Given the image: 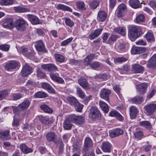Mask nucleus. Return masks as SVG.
<instances>
[{"mask_svg": "<svg viewBox=\"0 0 156 156\" xmlns=\"http://www.w3.org/2000/svg\"><path fill=\"white\" fill-rule=\"evenodd\" d=\"M58 142V144H60L59 148V153L61 154L62 153L63 151L64 145L62 142V140L59 141Z\"/></svg>", "mask_w": 156, "mask_h": 156, "instance_id": "61", "label": "nucleus"}, {"mask_svg": "<svg viewBox=\"0 0 156 156\" xmlns=\"http://www.w3.org/2000/svg\"><path fill=\"white\" fill-rule=\"evenodd\" d=\"M99 104L102 110L105 113H106L108 112L109 110V108L107 104L103 101H100Z\"/></svg>", "mask_w": 156, "mask_h": 156, "instance_id": "36", "label": "nucleus"}, {"mask_svg": "<svg viewBox=\"0 0 156 156\" xmlns=\"http://www.w3.org/2000/svg\"><path fill=\"white\" fill-rule=\"evenodd\" d=\"M72 122L70 119V117L66 119L63 123V126L65 130L70 129L72 127L73 125L71 123Z\"/></svg>", "mask_w": 156, "mask_h": 156, "instance_id": "29", "label": "nucleus"}, {"mask_svg": "<svg viewBox=\"0 0 156 156\" xmlns=\"http://www.w3.org/2000/svg\"><path fill=\"white\" fill-rule=\"evenodd\" d=\"M89 65L93 69H96L100 66V63L99 62H94Z\"/></svg>", "mask_w": 156, "mask_h": 156, "instance_id": "54", "label": "nucleus"}, {"mask_svg": "<svg viewBox=\"0 0 156 156\" xmlns=\"http://www.w3.org/2000/svg\"><path fill=\"white\" fill-rule=\"evenodd\" d=\"M129 47V44L123 42L120 43L118 46V50L120 52H123L127 51Z\"/></svg>", "mask_w": 156, "mask_h": 156, "instance_id": "27", "label": "nucleus"}, {"mask_svg": "<svg viewBox=\"0 0 156 156\" xmlns=\"http://www.w3.org/2000/svg\"><path fill=\"white\" fill-rule=\"evenodd\" d=\"M93 146V143L91 139L88 137H86L84 140L83 149V151H87L91 149Z\"/></svg>", "mask_w": 156, "mask_h": 156, "instance_id": "8", "label": "nucleus"}, {"mask_svg": "<svg viewBox=\"0 0 156 156\" xmlns=\"http://www.w3.org/2000/svg\"><path fill=\"white\" fill-rule=\"evenodd\" d=\"M134 136L136 138L140 140L143 136V133L142 131L137 132L134 133Z\"/></svg>", "mask_w": 156, "mask_h": 156, "instance_id": "60", "label": "nucleus"}, {"mask_svg": "<svg viewBox=\"0 0 156 156\" xmlns=\"http://www.w3.org/2000/svg\"><path fill=\"white\" fill-rule=\"evenodd\" d=\"M14 25V27H16L17 30L23 32L26 30L28 24L27 22L23 18L20 17L15 21Z\"/></svg>", "mask_w": 156, "mask_h": 156, "instance_id": "1", "label": "nucleus"}, {"mask_svg": "<svg viewBox=\"0 0 156 156\" xmlns=\"http://www.w3.org/2000/svg\"><path fill=\"white\" fill-rule=\"evenodd\" d=\"M126 29L123 27H119L115 28L114 31L124 36L126 35Z\"/></svg>", "mask_w": 156, "mask_h": 156, "instance_id": "41", "label": "nucleus"}, {"mask_svg": "<svg viewBox=\"0 0 156 156\" xmlns=\"http://www.w3.org/2000/svg\"><path fill=\"white\" fill-rule=\"evenodd\" d=\"M118 38V36L115 34H112L109 38L108 41V43L111 44L112 42L115 41Z\"/></svg>", "mask_w": 156, "mask_h": 156, "instance_id": "49", "label": "nucleus"}, {"mask_svg": "<svg viewBox=\"0 0 156 156\" xmlns=\"http://www.w3.org/2000/svg\"><path fill=\"white\" fill-rule=\"evenodd\" d=\"M8 94V91L6 90H2L0 91V101L4 99Z\"/></svg>", "mask_w": 156, "mask_h": 156, "instance_id": "51", "label": "nucleus"}, {"mask_svg": "<svg viewBox=\"0 0 156 156\" xmlns=\"http://www.w3.org/2000/svg\"><path fill=\"white\" fill-rule=\"evenodd\" d=\"M30 101L26 100L23 102L22 103L19 105L22 111H23L27 109L30 104Z\"/></svg>", "mask_w": 156, "mask_h": 156, "instance_id": "33", "label": "nucleus"}, {"mask_svg": "<svg viewBox=\"0 0 156 156\" xmlns=\"http://www.w3.org/2000/svg\"><path fill=\"white\" fill-rule=\"evenodd\" d=\"M103 30L102 28L97 29L94 31L93 33H90L89 35L90 38V39H93L98 37L101 34Z\"/></svg>", "mask_w": 156, "mask_h": 156, "instance_id": "25", "label": "nucleus"}, {"mask_svg": "<svg viewBox=\"0 0 156 156\" xmlns=\"http://www.w3.org/2000/svg\"><path fill=\"white\" fill-rule=\"evenodd\" d=\"M64 20L65 23L67 25L69 26L70 27H72L73 26L74 23L70 19L68 18H65Z\"/></svg>", "mask_w": 156, "mask_h": 156, "instance_id": "59", "label": "nucleus"}, {"mask_svg": "<svg viewBox=\"0 0 156 156\" xmlns=\"http://www.w3.org/2000/svg\"><path fill=\"white\" fill-rule=\"evenodd\" d=\"M147 115L150 116L153 114L156 111V105L154 104H151L146 105L144 107Z\"/></svg>", "mask_w": 156, "mask_h": 156, "instance_id": "7", "label": "nucleus"}, {"mask_svg": "<svg viewBox=\"0 0 156 156\" xmlns=\"http://www.w3.org/2000/svg\"><path fill=\"white\" fill-rule=\"evenodd\" d=\"M144 20V16L142 14L138 16L136 18V22L137 23H140L141 22H143Z\"/></svg>", "mask_w": 156, "mask_h": 156, "instance_id": "57", "label": "nucleus"}, {"mask_svg": "<svg viewBox=\"0 0 156 156\" xmlns=\"http://www.w3.org/2000/svg\"><path fill=\"white\" fill-rule=\"evenodd\" d=\"M50 75L51 79L54 81L62 84L64 83V81L62 78L56 76L55 74L50 73Z\"/></svg>", "mask_w": 156, "mask_h": 156, "instance_id": "32", "label": "nucleus"}, {"mask_svg": "<svg viewBox=\"0 0 156 156\" xmlns=\"http://www.w3.org/2000/svg\"><path fill=\"white\" fill-rule=\"evenodd\" d=\"M35 47L38 51L42 52H47L45 49L44 44L41 40H39L36 42L35 44Z\"/></svg>", "mask_w": 156, "mask_h": 156, "instance_id": "9", "label": "nucleus"}, {"mask_svg": "<svg viewBox=\"0 0 156 156\" xmlns=\"http://www.w3.org/2000/svg\"><path fill=\"white\" fill-rule=\"evenodd\" d=\"M123 133V131L122 129L118 128L113 130L109 133L110 136L111 138H114L122 135Z\"/></svg>", "mask_w": 156, "mask_h": 156, "instance_id": "21", "label": "nucleus"}, {"mask_svg": "<svg viewBox=\"0 0 156 156\" xmlns=\"http://www.w3.org/2000/svg\"><path fill=\"white\" fill-rule=\"evenodd\" d=\"M41 108L46 113H51L53 110L51 109L48 105H43L40 106Z\"/></svg>", "mask_w": 156, "mask_h": 156, "instance_id": "46", "label": "nucleus"}, {"mask_svg": "<svg viewBox=\"0 0 156 156\" xmlns=\"http://www.w3.org/2000/svg\"><path fill=\"white\" fill-rule=\"evenodd\" d=\"M57 8L58 9H62L64 11H68L70 12H72V10L70 8L61 4H58Z\"/></svg>", "mask_w": 156, "mask_h": 156, "instance_id": "40", "label": "nucleus"}, {"mask_svg": "<svg viewBox=\"0 0 156 156\" xmlns=\"http://www.w3.org/2000/svg\"><path fill=\"white\" fill-rule=\"evenodd\" d=\"M14 10L16 12H29L30 10L27 8H23L20 6L14 7Z\"/></svg>", "mask_w": 156, "mask_h": 156, "instance_id": "43", "label": "nucleus"}, {"mask_svg": "<svg viewBox=\"0 0 156 156\" xmlns=\"http://www.w3.org/2000/svg\"><path fill=\"white\" fill-rule=\"evenodd\" d=\"M143 70V67L139 64H135L132 65V70L134 73H140Z\"/></svg>", "mask_w": 156, "mask_h": 156, "instance_id": "22", "label": "nucleus"}, {"mask_svg": "<svg viewBox=\"0 0 156 156\" xmlns=\"http://www.w3.org/2000/svg\"><path fill=\"white\" fill-rule=\"evenodd\" d=\"M89 116L92 120H99L101 117L100 111L96 107H91L89 113Z\"/></svg>", "mask_w": 156, "mask_h": 156, "instance_id": "4", "label": "nucleus"}, {"mask_svg": "<svg viewBox=\"0 0 156 156\" xmlns=\"http://www.w3.org/2000/svg\"><path fill=\"white\" fill-rule=\"evenodd\" d=\"M95 57L94 54H90L87 55L84 59L83 63L85 65L88 66L90 64V62H91Z\"/></svg>", "mask_w": 156, "mask_h": 156, "instance_id": "28", "label": "nucleus"}, {"mask_svg": "<svg viewBox=\"0 0 156 156\" xmlns=\"http://www.w3.org/2000/svg\"><path fill=\"white\" fill-rule=\"evenodd\" d=\"M55 57L56 61L59 62H62L64 61L65 58L61 55L56 54L55 55Z\"/></svg>", "mask_w": 156, "mask_h": 156, "instance_id": "47", "label": "nucleus"}, {"mask_svg": "<svg viewBox=\"0 0 156 156\" xmlns=\"http://www.w3.org/2000/svg\"><path fill=\"white\" fill-rule=\"evenodd\" d=\"M131 101L133 103L135 104H141L143 102V97L136 96L131 99Z\"/></svg>", "mask_w": 156, "mask_h": 156, "instance_id": "37", "label": "nucleus"}, {"mask_svg": "<svg viewBox=\"0 0 156 156\" xmlns=\"http://www.w3.org/2000/svg\"><path fill=\"white\" fill-rule=\"evenodd\" d=\"M42 87L43 88L47 90L49 92L51 93H55V91L48 83H43L42 84Z\"/></svg>", "mask_w": 156, "mask_h": 156, "instance_id": "30", "label": "nucleus"}, {"mask_svg": "<svg viewBox=\"0 0 156 156\" xmlns=\"http://www.w3.org/2000/svg\"><path fill=\"white\" fill-rule=\"evenodd\" d=\"M27 16L28 20L33 24L36 25L41 23V22L40 21V20L34 15L28 14Z\"/></svg>", "mask_w": 156, "mask_h": 156, "instance_id": "16", "label": "nucleus"}, {"mask_svg": "<svg viewBox=\"0 0 156 156\" xmlns=\"http://www.w3.org/2000/svg\"><path fill=\"white\" fill-rule=\"evenodd\" d=\"M20 147L22 152L24 154H27L32 152L33 151L31 148H29L24 144H20Z\"/></svg>", "mask_w": 156, "mask_h": 156, "instance_id": "24", "label": "nucleus"}, {"mask_svg": "<svg viewBox=\"0 0 156 156\" xmlns=\"http://www.w3.org/2000/svg\"><path fill=\"white\" fill-rule=\"evenodd\" d=\"M79 84L85 89H89V84L86 79L83 77H81L78 80Z\"/></svg>", "mask_w": 156, "mask_h": 156, "instance_id": "15", "label": "nucleus"}, {"mask_svg": "<svg viewBox=\"0 0 156 156\" xmlns=\"http://www.w3.org/2000/svg\"><path fill=\"white\" fill-rule=\"evenodd\" d=\"M129 5L134 9H137L139 7L140 2L139 0H129Z\"/></svg>", "mask_w": 156, "mask_h": 156, "instance_id": "35", "label": "nucleus"}, {"mask_svg": "<svg viewBox=\"0 0 156 156\" xmlns=\"http://www.w3.org/2000/svg\"><path fill=\"white\" fill-rule=\"evenodd\" d=\"M156 53L153 55L150 58L147 63V66L151 68H156Z\"/></svg>", "mask_w": 156, "mask_h": 156, "instance_id": "23", "label": "nucleus"}, {"mask_svg": "<svg viewBox=\"0 0 156 156\" xmlns=\"http://www.w3.org/2000/svg\"><path fill=\"white\" fill-rule=\"evenodd\" d=\"M13 0H0V4L2 5H7L12 4Z\"/></svg>", "mask_w": 156, "mask_h": 156, "instance_id": "48", "label": "nucleus"}, {"mask_svg": "<svg viewBox=\"0 0 156 156\" xmlns=\"http://www.w3.org/2000/svg\"><path fill=\"white\" fill-rule=\"evenodd\" d=\"M20 51L23 53H25L26 55L28 57L31 55L32 53L30 52L28 50L27 48L23 46L22 47L20 48Z\"/></svg>", "mask_w": 156, "mask_h": 156, "instance_id": "52", "label": "nucleus"}, {"mask_svg": "<svg viewBox=\"0 0 156 156\" xmlns=\"http://www.w3.org/2000/svg\"><path fill=\"white\" fill-rule=\"evenodd\" d=\"M57 68L53 64H49L48 66V71H56L57 69Z\"/></svg>", "mask_w": 156, "mask_h": 156, "instance_id": "63", "label": "nucleus"}, {"mask_svg": "<svg viewBox=\"0 0 156 156\" xmlns=\"http://www.w3.org/2000/svg\"><path fill=\"white\" fill-rule=\"evenodd\" d=\"M112 147V145L108 142H104L102 144L101 149L104 152L110 153L111 152Z\"/></svg>", "mask_w": 156, "mask_h": 156, "instance_id": "13", "label": "nucleus"}, {"mask_svg": "<svg viewBox=\"0 0 156 156\" xmlns=\"http://www.w3.org/2000/svg\"><path fill=\"white\" fill-rule=\"evenodd\" d=\"M142 34V29L141 27L134 26L131 27L129 29L128 36L133 39H136Z\"/></svg>", "mask_w": 156, "mask_h": 156, "instance_id": "2", "label": "nucleus"}, {"mask_svg": "<svg viewBox=\"0 0 156 156\" xmlns=\"http://www.w3.org/2000/svg\"><path fill=\"white\" fill-rule=\"evenodd\" d=\"M47 140L48 142L52 141L55 143V140L57 138V136L54 132H49L47 133L46 135Z\"/></svg>", "mask_w": 156, "mask_h": 156, "instance_id": "20", "label": "nucleus"}, {"mask_svg": "<svg viewBox=\"0 0 156 156\" xmlns=\"http://www.w3.org/2000/svg\"><path fill=\"white\" fill-rule=\"evenodd\" d=\"M36 98H45L47 97L48 95L44 92L39 91L36 93L34 94Z\"/></svg>", "mask_w": 156, "mask_h": 156, "instance_id": "45", "label": "nucleus"}, {"mask_svg": "<svg viewBox=\"0 0 156 156\" xmlns=\"http://www.w3.org/2000/svg\"><path fill=\"white\" fill-rule=\"evenodd\" d=\"M73 40V38L70 37L66 40L62 41L61 45L62 46H65Z\"/></svg>", "mask_w": 156, "mask_h": 156, "instance_id": "58", "label": "nucleus"}, {"mask_svg": "<svg viewBox=\"0 0 156 156\" xmlns=\"http://www.w3.org/2000/svg\"><path fill=\"white\" fill-rule=\"evenodd\" d=\"M77 7L79 9L82 10L84 6V2L82 1H79L76 2Z\"/></svg>", "mask_w": 156, "mask_h": 156, "instance_id": "56", "label": "nucleus"}, {"mask_svg": "<svg viewBox=\"0 0 156 156\" xmlns=\"http://www.w3.org/2000/svg\"><path fill=\"white\" fill-rule=\"evenodd\" d=\"M99 3L98 1L94 0L90 2L89 5L91 9H95L98 6Z\"/></svg>", "mask_w": 156, "mask_h": 156, "instance_id": "50", "label": "nucleus"}, {"mask_svg": "<svg viewBox=\"0 0 156 156\" xmlns=\"http://www.w3.org/2000/svg\"><path fill=\"white\" fill-rule=\"evenodd\" d=\"M146 51V48L143 47H133L131 50V53L133 54H140Z\"/></svg>", "mask_w": 156, "mask_h": 156, "instance_id": "19", "label": "nucleus"}, {"mask_svg": "<svg viewBox=\"0 0 156 156\" xmlns=\"http://www.w3.org/2000/svg\"><path fill=\"white\" fill-rule=\"evenodd\" d=\"M10 46L8 44H3L0 45V50L3 51H9Z\"/></svg>", "mask_w": 156, "mask_h": 156, "instance_id": "53", "label": "nucleus"}, {"mask_svg": "<svg viewBox=\"0 0 156 156\" xmlns=\"http://www.w3.org/2000/svg\"><path fill=\"white\" fill-rule=\"evenodd\" d=\"M130 115L131 119H134L136 116L138 112L137 108L134 106L131 107L130 108Z\"/></svg>", "mask_w": 156, "mask_h": 156, "instance_id": "34", "label": "nucleus"}, {"mask_svg": "<svg viewBox=\"0 0 156 156\" xmlns=\"http://www.w3.org/2000/svg\"><path fill=\"white\" fill-rule=\"evenodd\" d=\"M145 37L148 42H153L155 41L153 34L152 32H148L145 35Z\"/></svg>", "mask_w": 156, "mask_h": 156, "instance_id": "39", "label": "nucleus"}, {"mask_svg": "<svg viewBox=\"0 0 156 156\" xmlns=\"http://www.w3.org/2000/svg\"><path fill=\"white\" fill-rule=\"evenodd\" d=\"M129 69V66L126 64L124 65L120 69V72L121 73H123L125 72H126Z\"/></svg>", "mask_w": 156, "mask_h": 156, "instance_id": "62", "label": "nucleus"}, {"mask_svg": "<svg viewBox=\"0 0 156 156\" xmlns=\"http://www.w3.org/2000/svg\"><path fill=\"white\" fill-rule=\"evenodd\" d=\"M9 130L0 131V138L4 140H8L10 139L11 136Z\"/></svg>", "mask_w": 156, "mask_h": 156, "instance_id": "17", "label": "nucleus"}, {"mask_svg": "<svg viewBox=\"0 0 156 156\" xmlns=\"http://www.w3.org/2000/svg\"><path fill=\"white\" fill-rule=\"evenodd\" d=\"M32 68L28 65L26 64L23 66L21 71V75L23 77L27 76L31 73Z\"/></svg>", "mask_w": 156, "mask_h": 156, "instance_id": "10", "label": "nucleus"}, {"mask_svg": "<svg viewBox=\"0 0 156 156\" xmlns=\"http://www.w3.org/2000/svg\"><path fill=\"white\" fill-rule=\"evenodd\" d=\"M109 116L115 117L119 121L123 120V118L122 115L119 113L115 111H111L109 114Z\"/></svg>", "mask_w": 156, "mask_h": 156, "instance_id": "26", "label": "nucleus"}, {"mask_svg": "<svg viewBox=\"0 0 156 156\" xmlns=\"http://www.w3.org/2000/svg\"><path fill=\"white\" fill-rule=\"evenodd\" d=\"M18 65L19 63L17 61H11L6 64L5 69L7 70L15 69L18 66Z\"/></svg>", "mask_w": 156, "mask_h": 156, "instance_id": "18", "label": "nucleus"}, {"mask_svg": "<svg viewBox=\"0 0 156 156\" xmlns=\"http://www.w3.org/2000/svg\"><path fill=\"white\" fill-rule=\"evenodd\" d=\"M117 16L119 17L123 16L127 10L126 7L124 4H121L118 7Z\"/></svg>", "mask_w": 156, "mask_h": 156, "instance_id": "12", "label": "nucleus"}, {"mask_svg": "<svg viewBox=\"0 0 156 156\" xmlns=\"http://www.w3.org/2000/svg\"><path fill=\"white\" fill-rule=\"evenodd\" d=\"M111 93V91L108 89H104L101 91V98L109 101V96Z\"/></svg>", "mask_w": 156, "mask_h": 156, "instance_id": "14", "label": "nucleus"}, {"mask_svg": "<svg viewBox=\"0 0 156 156\" xmlns=\"http://www.w3.org/2000/svg\"><path fill=\"white\" fill-rule=\"evenodd\" d=\"M67 100L70 105L75 107L77 111L80 112L81 111L83 105L80 104L75 97L73 96L69 97L67 98Z\"/></svg>", "mask_w": 156, "mask_h": 156, "instance_id": "3", "label": "nucleus"}, {"mask_svg": "<svg viewBox=\"0 0 156 156\" xmlns=\"http://www.w3.org/2000/svg\"><path fill=\"white\" fill-rule=\"evenodd\" d=\"M147 87V83H141L137 86V91L139 94H144L145 93Z\"/></svg>", "mask_w": 156, "mask_h": 156, "instance_id": "11", "label": "nucleus"}, {"mask_svg": "<svg viewBox=\"0 0 156 156\" xmlns=\"http://www.w3.org/2000/svg\"><path fill=\"white\" fill-rule=\"evenodd\" d=\"M76 92L78 96L81 98H83L85 97L80 87H77Z\"/></svg>", "mask_w": 156, "mask_h": 156, "instance_id": "55", "label": "nucleus"}, {"mask_svg": "<svg viewBox=\"0 0 156 156\" xmlns=\"http://www.w3.org/2000/svg\"><path fill=\"white\" fill-rule=\"evenodd\" d=\"M39 119L43 124H48L51 122L49 118L47 116L40 115L39 116Z\"/></svg>", "mask_w": 156, "mask_h": 156, "instance_id": "38", "label": "nucleus"}, {"mask_svg": "<svg viewBox=\"0 0 156 156\" xmlns=\"http://www.w3.org/2000/svg\"><path fill=\"white\" fill-rule=\"evenodd\" d=\"M127 60V59L124 58L123 57H121L120 58H118L115 59V61L119 63H121L124 62Z\"/></svg>", "mask_w": 156, "mask_h": 156, "instance_id": "64", "label": "nucleus"}, {"mask_svg": "<svg viewBox=\"0 0 156 156\" xmlns=\"http://www.w3.org/2000/svg\"><path fill=\"white\" fill-rule=\"evenodd\" d=\"M36 70L37 76L38 78H43L45 77V73L43 72L41 68H37Z\"/></svg>", "mask_w": 156, "mask_h": 156, "instance_id": "44", "label": "nucleus"}, {"mask_svg": "<svg viewBox=\"0 0 156 156\" xmlns=\"http://www.w3.org/2000/svg\"><path fill=\"white\" fill-rule=\"evenodd\" d=\"M107 16L106 13L103 11H101L98 13V19L99 21L103 22L105 20Z\"/></svg>", "mask_w": 156, "mask_h": 156, "instance_id": "31", "label": "nucleus"}, {"mask_svg": "<svg viewBox=\"0 0 156 156\" xmlns=\"http://www.w3.org/2000/svg\"><path fill=\"white\" fill-rule=\"evenodd\" d=\"M2 23V26L4 28L11 30L14 28V22L11 18L4 19L3 20Z\"/></svg>", "mask_w": 156, "mask_h": 156, "instance_id": "5", "label": "nucleus"}, {"mask_svg": "<svg viewBox=\"0 0 156 156\" xmlns=\"http://www.w3.org/2000/svg\"><path fill=\"white\" fill-rule=\"evenodd\" d=\"M71 122L76 124H82L84 122V119L81 115H76L73 114L70 116Z\"/></svg>", "mask_w": 156, "mask_h": 156, "instance_id": "6", "label": "nucleus"}, {"mask_svg": "<svg viewBox=\"0 0 156 156\" xmlns=\"http://www.w3.org/2000/svg\"><path fill=\"white\" fill-rule=\"evenodd\" d=\"M140 126L146 129H150L151 127L150 122L147 121H142L140 123Z\"/></svg>", "mask_w": 156, "mask_h": 156, "instance_id": "42", "label": "nucleus"}]
</instances>
